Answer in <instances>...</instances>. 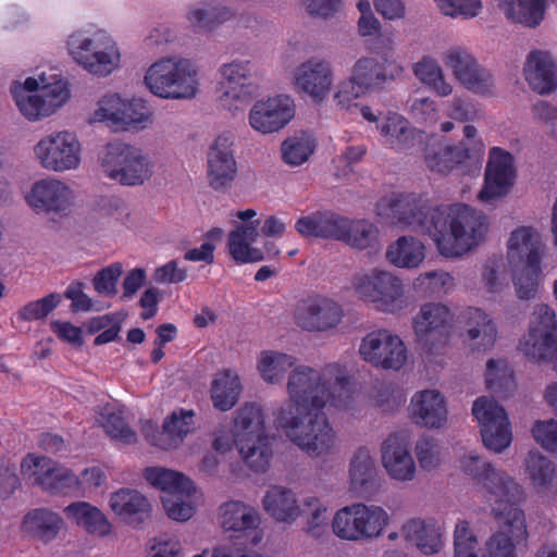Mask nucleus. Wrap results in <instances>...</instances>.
Instances as JSON below:
<instances>
[{"label":"nucleus","mask_w":557,"mask_h":557,"mask_svg":"<svg viewBox=\"0 0 557 557\" xmlns=\"http://www.w3.org/2000/svg\"><path fill=\"white\" fill-rule=\"evenodd\" d=\"M354 387V377L338 364L327 366L323 373L310 367L295 368L287 383L290 403L277 411V429L309 456L327 454L334 446L335 433L322 409L327 404L347 407Z\"/></svg>","instance_id":"obj_1"},{"label":"nucleus","mask_w":557,"mask_h":557,"mask_svg":"<svg viewBox=\"0 0 557 557\" xmlns=\"http://www.w3.org/2000/svg\"><path fill=\"white\" fill-rule=\"evenodd\" d=\"M377 215L393 225L430 236L442 256L459 257L476 247L487 231L483 213L465 203L431 207L423 195L397 194L382 198Z\"/></svg>","instance_id":"obj_2"},{"label":"nucleus","mask_w":557,"mask_h":557,"mask_svg":"<svg viewBox=\"0 0 557 557\" xmlns=\"http://www.w3.org/2000/svg\"><path fill=\"white\" fill-rule=\"evenodd\" d=\"M462 469L486 490L492 513L500 527L486 543L487 557H517L516 545L528 537L524 512L519 507L524 496L522 486L478 455L466 457Z\"/></svg>","instance_id":"obj_3"},{"label":"nucleus","mask_w":557,"mask_h":557,"mask_svg":"<svg viewBox=\"0 0 557 557\" xmlns=\"http://www.w3.org/2000/svg\"><path fill=\"white\" fill-rule=\"evenodd\" d=\"M295 228L302 236L339 240L359 250L373 247L379 235L372 222L349 219L333 211H317L301 216Z\"/></svg>","instance_id":"obj_4"},{"label":"nucleus","mask_w":557,"mask_h":557,"mask_svg":"<svg viewBox=\"0 0 557 557\" xmlns=\"http://www.w3.org/2000/svg\"><path fill=\"white\" fill-rule=\"evenodd\" d=\"M232 433L244 462L256 472H264L272 457V448L262 407L246 403L237 409Z\"/></svg>","instance_id":"obj_5"},{"label":"nucleus","mask_w":557,"mask_h":557,"mask_svg":"<svg viewBox=\"0 0 557 557\" xmlns=\"http://www.w3.org/2000/svg\"><path fill=\"white\" fill-rule=\"evenodd\" d=\"M543 249L541 235L531 226H520L509 237L507 258L513 265L522 264L513 277L517 296L520 299L534 297L539 289Z\"/></svg>","instance_id":"obj_6"},{"label":"nucleus","mask_w":557,"mask_h":557,"mask_svg":"<svg viewBox=\"0 0 557 557\" xmlns=\"http://www.w3.org/2000/svg\"><path fill=\"white\" fill-rule=\"evenodd\" d=\"M145 84L160 98L190 99L197 92V71L187 59L166 58L148 69Z\"/></svg>","instance_id":"obj_7"},{"label":"nucleus","mask_w":557,"mask_h":557,"mask_svg":"<svg viewBox=\"0 0 557 557\" xmlns=\"http://www.w3.org/2000/svg\"><path fill=\"white\" fill-rule=\"evenodd\" d=\"M403 72V66L394 59L381 57H366L359 59L354 69L349 81L341 84L335 94L338 104L350 107V102L369 89L380 88L386 82L394 81Z\"/></svg>","instance_id":"obj_8"},{"label":"nucleus","mask_w":557,"mask_h":557,"mask_svg":"<svg viewBox=\"0 0 557 557\" xmlns=\"http://www.w3.org/2000/svg\"><path fill=\"white\" fill-rule=\"evenodd\" d=\"M99 161L109 178L125 186L141 185L152 174L150 161L141 150L119 140L106 145Z\"/></svg>","instance_id":"obj_9"},{"label":"nucleus","mask_w":557,"mask_h":557,"mask_svg":"<svg viewBox=\"0 0 557 557\" xmlns=\"http://www.w3.org/2000/svg\"><path fill=\"white\" fill-rule=\"evenodd\" d=\"M519 349L530 359L550 363L557 372V319L549 306H536Z\"/></svg>","instance_id":"obj_10"},{"label":"nucleus","mask_w":557,"mask_h":557,"mask_svg":"<svg viewBox=\"0 0 557 557\" xmlns=\"http://www.w3.org/2000/svg\"><path fill=\"white\" fill-rule=\"evenodd\" d=\"M454 314L441 302H428L421 306L413 318L412 329L416 342L426 355H435L443 349L453 333Z\"/></svg>","instance_id":"obj_11"},{"label":"nucleus","mask_w":557,"mask_h":557,"mask_svg":"<svg viewBox=\"0 0 557 557\" xmlns=\"http://www.w3.org/2000/svg\"><path fill=\"white\" fill-rule=\"evenodd\" d=\"M21 471L34 485L52 495L81 493L79 478L71 469L51 458L28 454L22 460Z\"/></svg>","instance_id":"obj_12"},{"label":"nucleus","mask_w":557,"mask_h":557,"mask_svg":"<svg viewBox=\"0 0 557 557\" xmlns=\"http://www.w3.org/2000/svg\"><path fill=\"white\" fill-rule=\"evenodd\" d=\"M387 522L388 515L383 508L352 504L335 513L332 529L343 540L359 541L379 536Z\"/></svg>","instance_id":"obj_13"},{"label":"nucleus","mask_w":557,"mask_h":557,"mask_svg":"<svg viewBox=\"0 0 557 557\" xmlns=\"http://www.w3.org/2000/svg\"><path fill=\"white\" fill-rule=\"evenodd\" d=\"M352 286L361 299L382 311L395 312L401 308L403 284L389 272L374 270L371 274L357 275Z\"/></svg>","instance_id":"obj_14"},{"label":"nucleus","mask_w":557,"mask_h":557,"mask_svg":"<svg viewBox=\"0 0 557 557\" xmlns=\"http://www.w3.org/2000/svg\"><path fill=\"white\" fill-rule=\"evenodd\" d=\"M472 413L481 428L484 446L495 453L507 448L512 441L511 424L504 407L486 396L479 397Z\"/></svg>","instance_id":"obj_15"},{"label":"nucleus","mask_w":557,"mask_h":557,"mask_svg":"<svg viewBox=\"0 0 557 557\" xmlns=\"http://www.w3.org/2000/svg\"><path fill=\"white\" fill-rule=\"evenodd\" d=\"M359 354L373 367L386 370H399L407 361L404 342L387 330L368 333L361 341Z\"/></svg>","instance_id":"obj_16"},{"label":"nucleus","mask_w":557,"mask_h":557,"mask_svg":"<svg viewBox=\"0 0 557 557\" xmlns=\"http://www.w3.org/2000/svg\"><path fill=\"white\" fill-rule=\"evenodd\" d=\"M483 154L481 141L474 143L473 147H467L463 141L458 145H442L432 136L424 149V161L430 171L448 173L459 166H478Z\"/></svg>","instance_id":"obj_17"},{"label":"nucleus","mask_w":557,"mask_h":557,"mask_svg":"<svg viewBox=\"0 0 557 557\" xmlns=\"http://www.w3.org/2000/svg\"><path fill=\"white\" fill-rule=\"evenodd\" d=\"M40 79L42 87L39 95L24 96V89L16 82L11 88L18 110L29 121H37L51 115L70 98L66 83L58 81L53 84H47L44 77H40Z\"/></svg>","instance_id":"obj_18"},{"label":"nucleus","mask_w":557,"mask_h":557,"mask_svg":"<svg viewBox=\"0 0 557 557\" xmlns=\"http://www.w3.org/2000/svg\"><path fill=\"white\" fill-rule=\"evenodd\" d=\"M42 168L61 172L76 169L81 162V144L70 132L48 135L34 147Z\"/></svg>","instance_id":"obj_19"},{"label":"nucleus","mask_w":557,"mask_h":557,"mask_svg":"<svg viewBox=\"0 0 557 557\" xmlns=\"http://www.w3.org/2000/svg\"><path fill=\"white\" fill-rule=\"evenodd\" d=\"M344 315L343 306L324 295L302 299L295 311L296 323L309 332L334 330L342 323Z\"/></svg>","instance_id":"obj_20"},{"label":"nucleus","mask_w":557,"mask_h":557,"mask_svg":"<svg viewBox=\"0 0 557 557\" xmlns=\"http://www.w3.org/2000/svg\"><path fill=\"white\" fill-rule=\"evenodd\" d=\"M95 114L115 129L144 128L151 120V112L143 99L126 100L116 94L102 97Z\"/></svg>","instance_id":"obj_21"},{"label":"nucleus","mask_w":557,"mask_h":557,"mask_svg":"<svg viewBox=\"0 0 557 557\" xmlns=\"http://www.w3.org/2000/svg\"><path fill=\"white\" fill-rule=\"evenodd\" d=\"M195 416L191 409L173 411L166 417L161 429L153 421L146 420L141 424V433L150 445L163 450L173 449L193 431Z\"/></svg>","instance_id":"obj_22"},{"label":"nucleus","mask_w":557,"mask_h":557,"mask_svg":"<svg viewBox=\"0 0 557 557\" xmlns=\"http://www.w3.org/2000/svg\"><path fill=\"white\" fill-rule=\"evenodd\" d=\"M515 177L511 153L499 147H493L485 169L484 185L478 195L479 200L491 202L505 197L510 191Z\"/></svg>","instance_id":"obj_23"},{"label":"nucleus","mask_w":557,"mask_h":557,"mask_svg":"<svg viewBox=\"0 0 557 557\" xmlns=\"http://www.w3.org/2000/svg\"><path fill=\"white\" fill-rule=\"evenodd\" d=\"M69 46L73 59L95 75L106 76L117 66L120 54L111 39L100 49L90 38L72 36Z\"/></svg>","instance_id":"obj_24"},{"label":"nucleus","mask_w":557,"mask_h":557,"mask_svg":"<svg viewBox=\"0 0 557 557\" xmlns=\"http://www.w3.org/2000/svg\"><path fill=\"white\" fill-rule=\"evenodd\" d=\"M445 64L455 77L469 90L485 95L493 87L491 73L482 67L465 49L455 47L445 53Z\"/></svg>","instance_id":"obj_25"},{"label":"nucleus","mask_w":557,"mask_h":557,"mask_svg":"<svg viewBox=\"0 0 557 557\" xmlns=\"http://www.w3.org/2000/svg\"><path fill=\"white\" fill-rule=\"evenodd\" d=\"M231 134L218 136L208 151V181L215 190L232 186L237 175V163L232 149Z\"/></svg>","instance_id":"obj_26"},{"label":"nucleus","mask_w":557,"mask_h":557,"mask_svg":"<svg viewBox=\"0 0 557 557\" xmlns=\"http://www.w3.org/2000/svg\"><path fill=\"white\" fill-rule=\"evenodd\" d=\"M295 115L294 100L287 95H278L253 104L249 122L253 129L270 134L280 131Z\"/></svg>","instance_id":"obj_27"},{"label":"nucleus","mask_w":557,"mask_h":557,"mask_svg":"<svg viewBox=\"0 0 557 557\" xmlns=\"http://www.w3.org/2000/svg\"><path fill=\"white\" fill-rule=\"evenodd\" d=\"M382 462L391 478L397 481H411L414 478L416 463L405 431L393 433L383 442Z\"/></svg>","instance_id":"obj_28"},{"label":"nucleus","mask_w":557,"mask_h":557,"mask_svg":"<svg viewBox=\"0 0 557 557\" xmlns=\"http://www.w3.org/2000/svg\"><path fill=\"white\" fill-rule=\"evenodd\" d=\"M25 199L36 211L62 212L71 206L72 191L61 181L45 178L34 183Z\"/></svg>","instance_id":"obj_29"},{"label":"nucleus","mask_w":557,"mask_h":557,"mask_svg":"<svg viewBox=\"0 0 557 557\" xmlns=\"http://www.w3.org/2000/svg\"><path fill=\"white\" fill-rule=\"evenodd\" d=\"M220 511L221 525L224 530L240 533L238 537L252 534L250 542L255 545L261 541L260 518L253 508L242 502L232 500L223 504Z\"/></svg>","instance_id":"obj_30"},{"label":"nucleus","mask_w":557,"mask_h":557,"mask_svg":"<svg viewBox=\"0 0 557 557\" xmlns=\"http://www.w3.org/2000/svg\"><path fill=\"white\" fill-rule=\"evenodd\" d=\"M295 81L300 90L321 102L329 96L333 82L330 63L309 60L297 69Z\"/></svg>","instance_id":"obj_31"},{"label":"nucleus","mask_w":557,"mask_h":557,"mask_svg":"<svg viewBox=\"0 0 557 557\" xmlns=\"http://www.w3.org/2000/svg\"><path fill=\"white\" fill-rule=\"evenodd\" d=\"M410 416L418 425L441 428L447 420L445 398L433 389L418 392L411 398Z\"/></svg>","instance_id":"obj_32"},{"label":"nucleus","mask_w":557,"mask_h":557,"mask_svg":"<svg viewBox=\"0 0 557 557\" xmlns=\"http://www.w3.org/2000/svg\"><path fill=\"white\" fill-rule=\"evenodd\" d=\"M524 76L537 94H550L557 88V64L549 52L532 51L527 59Z\"/></svg>","instance_id":"obj_33"},{"label":"nucleus","mask_w":557,"mask_h":557,"mask_svg":"<svg viewBox=\"0 0 557 557\" xmlns=\"http://www.w3.org/2000/svg\"><path fill=\"white\" fill-rule=\"evenodd\" d=\"M259 220L247 224L237 225L227 236V251L237 264L259 262L264 259V253L252 247L259 236Z\"/></svg>","instance_id":"obj_34"},{"label":"nucleus","mask_w":557,"mask_h":557,"mask_svg":"<svg viewBox=\"0 0 557 557\" xmlns=\"http://www.w3.org/2000/svg\"><path fill=\"white\" fill-rule=\"evenodd\" d=\"M250 65L249 61H234L221 67L223 97L239 101L251 99Z\"/></svg>","instance_id":"obj_35"},{"label":"nucleus","mask_w":557,"mask_h":557,"mask_svg":"<svg viewBox=\"0 0 557 557\" xmlns=\"http://www.w3.org/2000/svg\"><path fill=\"white\" fill-rule=\"evenodd\" d=\"M462 319L467 326V335L472 344V350H487L495 344L497 329L493 320L480 308L469 307Z\"/></svg>","instance_id":"obj_36"},{"label":"nucleus","mask_w":557,"mask_h":557,"mask_svg":"<svg viewBox=\"0 0 557 557\" xmlns=\"http://www.w3.org/2000/svg\"><path fill=\"white\" fill-rule=\"evenodd\" d=\"M62 517L48 508H36L28 511L22 521V530L32 537L44 543L54 540L63 528Z\"/></svg>","instance_id":"obj_37"},{"label":"nucleus","mask_w":557,"mask_h":557,"mask_svg":"<svg viewBox=\"0 0 557 557\" xmlns=\"http://www.w3.org/2000/svg\"><path fill=\"white\" fill-rule=\"evenodd\" d=\"M64 513L89 534L106 536L111 533L112 524L103 512L87 502L70 504L64 508Z\"/></svg>","instance_id":"obj_38"},{"label":"nucleus","mask_w":557,"mask_h":557,"mask_svg":"<svg viewBox=\"0 0 557 557\" xmlns=\"http://www.w3.org/2000/svg\"><path fill=\"white\" fill-rule=\"evenodd\" d=\"M242 393L239 376L231 370L220 371L211 382L210 398L215 409L228 411L237 404Z\"/></svg>","instance_id":"obj_39"},{"label":"nucleus","mask_w":557,"mask_h":557,"mask_svg":"<svg viewBox=\"0 0 557 557\" xmlns=\"http://www.w3.org/2000/svg\"><path fill=\"white\" fill-rule=\"evenodd\" d=\"M380 131L385 143L394 149L412 148L417 141L422 143L424 135L423 132L410 127L408 120L396 113L386 117Z\"/></svg>","instance_id":"obj_40"},{"label":"nucleus","mask_w":557,"mask_h":557,"mask_svg":"<svg viewBox=\"0 0 557 557\" xmlns=\"http://www.w3.org/2000/svg\"><path fill=\"white\" fill-rule=\"evenodd\" d=\"M265 511L280 522H293L300 515V506L292 490L272 486L263 498Z\"/></svg>","instance_id":"obj_41"},{"label":"nucleus","mask_w":557,"mask_h":557,"mask_svg":"<svg viewBox=\"0 0 557 557\" xmlns=\"http://www.w3.org/2000/svg\"><path fill=\"white\" fill-rule=\"evenodd\" d=\"M144 475L152 486L163 493L162 496L185 494L189 497L196 491L194 482L182 472L164 468H147Z\"/></svg>","instance_id":"obj_42"},{"label":"nucleus","mask_w":557,"mask_h":557,"mask_svg":"<svg viewBox=\"0 0 557 557\" xmlns=\"http://www.w3.org/2000/svg\"><path fill=\"white\" fill-rule=\"evenodd\" d=\"M506 17L515 23L534 28L544 18L545 0H497Z\"/></svg>","instance_id":"obj_43"},{"label":"nucleus","mask_w":557,"mask_h":557,"mask_svg":"<svg viewBox=\"0 0 557 557\" xmlns=\"http://www.w3.org/2000/svg\"><path fill=\"white\" fill-rule=\"evenodd\" d=\"M111 509L124 520L143 521L150 510L148 499L137 491L122 488L110 497Z\"/></svg>","instance_id":"obj_44"},{"label":"nucleus","mask_w":557,"mask_h":557,"mask_svg":"<svg viewBox=\"0 0 557 557\" xmlns=\"http://www.w3.org/2000/svg\"><path fill=\"white\" fill-rule=\"evenodd\" d=\"M403 532L425 555L437 553L442 547V529L433 521L412 519L404 525Z\"/></svg>","instance_id":"obj_45"},{"label":"nucleus","mask_w":557,"mask_h":557,"mask_svg":"<svg viewBox=\"0 0 557 557\" xmlns=\"http://www.w3.org/2000/svg\"><path fill=\"white\" fill-rule=\"evenodd\" d=\"M386 258L397 268H417L424 260V245L413 237L401 236L388 247Z\"/></svg>","instance_id":"obj_46"},{"label":"nucleus","mask_w":557,"mask_h":557,"mask_svg":"<svg viewBox=\"0 0 557 557\" xmlns=\"http://www.w3.org/2000/svg\"><path fill=\"white\" fill-rule=\"evenodd\" d=\"M295 363L296 358L287 354L272 350L262 351L258 361V370L264 381L274 384L281 382Z\"/></svg>","instance_id":"obj_47"},{"label":"nucleus","mask_w":557,"mask_h":557,"mask_svg":"<svg viewBox=\"0 0 557 557\" xmlns=\"http://www.w3.org/2000/svg\"><path fill=\"white\" fill-rule=\"evenodd\" d=\"M98 421L111 438L119 440L124 444L136 442V433L128 426L122 413L115 411L110 404L101 407Z\"/></svg>","instance_id":"obj_48"},{"label":"nucleus","mask_w":557,"mask_h":557,"mask_svg":"<svg viewBox=\"0 0 557 557\" xmlns=\"http://www.w3.org/2000/svg\"><path fill=\"white\" fill-rule=\"evenodd\" d=\"M413 73L423 84L430 86L437 96L446 97L451 94L453 87L445 81L443 71L434 59L424 57L413 65Z\"/></svg>","instance_id":"obj_49"},{"label":"nucleus","mask_w":557,"mask_h":557,"mask_svg":"<svg viewBox=\"0 0 557 557\" xmlns=\"http://www.w3.org/2000/svg\"><path fill=\"white\" fill-rule=\"evenodd\" d=\"M527 472L535 487H547L555 476V465L542 454L530 451L527 459Z\"/></svg>","instance_id":"obj_50"},{"label":"nucleus","mask_w":557,"mask_h":557,"mask_svg":"<svg viewBox=\"0 0 557 557\" xmlns=\"http://www.w3.org/2000/svg\"><path fill=\"white\" fill-rule=\"evenodd\" d=\"M485 382L487 389L499 395L515 387L513 374L503 360L490 359L487 361Z\"/></svg>","instance_id":"obj_51"},{"label":"nucleus","mask_w":557,"mask_h":557,"mask_svg":"<svg viewBox=\"0 0 557 557\" xmlns=\"http://www.w3.org/2000/svg\"><path fill=\"white\" fill-rule=\"evenodd\" d=\"M374 472V460L371 457L369 449L360 447L355 453L350 462L349 474L351 485L355 488H362L372 480Z\"/></svg>","instance_id":"obj_52"},{"label":"nucleus","mask_w":557,"mask_h":557,"mask_svg":"<svg viewBox=\"0 0 557 557\" xmlns=\"http://www.w3.org/2000/svg\"><path fill=\"white\" fill-rule=\"evenodd\" d=\"M314 146V140L310 137L287 138L282 144V158L287 164L300 165L312 154Z\"/></svg>","instance_id":"obj_53"},{"label":"nucleus","mask_w":557,"mask_h":557,"mask_svg":"<svg viewBox=\"0 0 557 557\" xmlns=\"http://www.w3.org/2000/svg\"><path fill=\"white\" fill-rule=\"evenodd\" d=\"M233 13L227 8L195 9L188 13V21L199 30H213L222 23L231 20Z\"/></svg>","instance_id":"obj_54"},{"label":"nucleus","mask_w":557,"mask_h":557,"mask_svg":"<svg viewBox=\"0 0 557 557\" xmlns=\"http://www.w3.org/2000/svg\"><path fill=\"white\" fill-rule=\"evenodd\" d=\"M300 515H308L307 532L313 537H321L327 531L326 508L321 505L317 497H308L304 507L300 509Z\"/></svg>","instance_id":"obj_55"},{"label":"nucleus","mask_w":557,"mask_h":557,"mask_svg":"<svg viewBox=\"0 0 557 557\" xmlns=\"http://www.w3.org/2000/svg\"><path fill=\"white\" fill-rule=\"evenodd\" d=\"M478 545V539L470 530L469 522L462 520L457 523L454 531L455 557H479Z\"/></svg>","instance_id":"obj_56"},{"label":"nucleus","mask_w":557,"mask_h":557,"mask_svg":"<svg viewBox=\"0 0 557 557\" xmlns=\"http://www.w3.org/2000/svg\"><path fill=\"white\" fill-rule=\"evenodd\" d=\"M60 304L59 294L51 293L46 297L30 301L18 311V318L23 321H35L46 318Z\"/></svg>","instance_id":"obj_57"},{"label":"nucleus","mask_w":557,"mask_h":557,"mask_svg":"<svg viewBox=\"0 0 557 557\" xmlns=\"http://www.w3.org/2000/svg\"><path fill=\"white\" fill-rule=\"evenodd\" d=\"M453 277L446 272H426L420 274L414 281V287L426 296L446 293Z\"/></svg>","instance_id":"obj_58"},{"label":"nucleus","mask_w":557,"mask_h":557,"mask_svg":"<svg viewBox=\"0 0 557 557\" xmlns=\"http://www.w3.org/2000/svg\"><path fill=\"white\" fill-rule=\"evenodd\" d=\"M123 273L120 262H114L101 269L94 277V287L97 293L113 296L116 294V284Z\"/></svg>","instance_id":"obj_59"},{"label":"nucleus","mask_w":557,"mask_h":557,"mask_svg":"<svg viewBox=\"0 0 557 557\" xmlns=\"http://www.w3.org/2000/svg\"><path fill=\"white\" fill-rule=\"evenodd\" d=\"M442 13L448 16L473 17L481 9L480 0H435Z\"/></svg>","instance_id":"obj_60"},{"label":"nucleus","mask_w":557,"mask_h":557,"mask_svg":"<svg viewBox=\"0 0 557 557\" xmlns=\"http://www.w3.org/2000/svg\"><path fill=\"white\" fill-rule=\"evenodd\" d=\"M414 450L421 468L430 470L440 463V446L434 438H420Z\"/></svg>","instance_id":"obj_61"},{"label":"nucleus","mask_w":557,"mask_h":557,"mask_svg":"<svg viewBox=\"0 0 557 557\" xmlns=\"http://www.w3.org/2000/svg\"><path fill=\"white\" fill-rule=\"evenodd\" d=\"M532 434L544 449L557 453V421L554 419L537 421L532 429Z\"/></svg>","instance_id":"obj_62"},{"label":"nucleus","mask_w":557,"mask_h":557,"mask_svg":"<svg viewBox=\"0 0 557 557\" xmlns=\"http://www.w3.org/2000/svg\"><path fill=\"white\" fill-rule=\"evenodd\" d=\"M185 494L161 496V502L169 518L176 521H186L194 515V507L183 500Z\"/></svg>","instance_id":"obj_63"},{"label":"nucleus","mask_w":557,"mask_h":557,"mask_svg":"<svg viewBox=\"0 0 557 557\" xmlns=\"http://www.w3.org/2000/svg\"><path fill=\"white\" fill-rule=\"evenodd\" d=\"M411 114L418 122L430 125L438 120L435 101L429 98L416 99L411 104Z\"/></svg>","instance_id":"obj_64"}]
</instances>
